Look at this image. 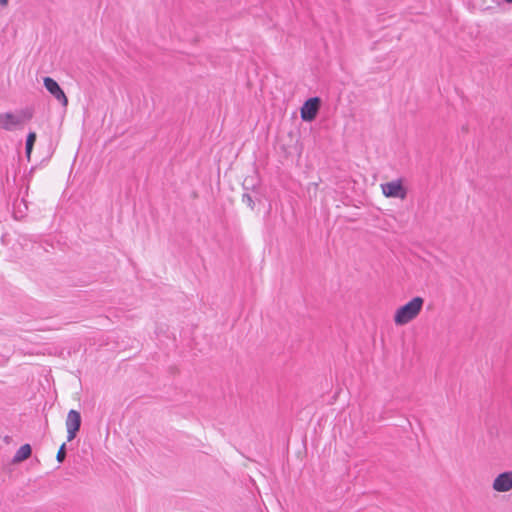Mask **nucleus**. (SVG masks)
Segmentation results:
<instances>
[{
	"label": "nucleus",
	"instance_id": "f257e3e1",
	"mask_svg": "<svg viewBox=\"0 0 512 512\" xmlns=\"http://www.w3.org/2000/svg\"><path fill=\"white\" fill-rule=\"evenodd\" d=\"M424 304V299L420 296L412 298L406 304L400 306L394 315V322L396 325L402 326L413 319H415L421 312Z\"/></svg>",
	"mask_w": 512,
	"mask_h": 512
},
{
	"label": "nucleus",
	"instance_id": "f03ea898",
	"mask_svg": "<svg viewBox=\"0 0 512 512\" xmlns=\"http://www.w3.org/2000/svg\"><path fill=\"white\" fill-rule=\"evenodd\" d=\"M321 100L319 97H311L307 99L300 109L301 119L306 122L313 121L320 109Z\"/></svg>",
	"mask_w": 512,
	"mask_h": 512
},
{
	"label": "nucleus",
	"instance_id": "7ed1b4c3",
	"mask_svg": "<svg viewBox=\"0 0 512 512\" xmlns=\"http://www.w3.org/2000/svg\"><path fill=\"white\" fill-rule=\"evenodd\" d=\"M43 84L46 90L63 106L68 105V98L58 82L51 77H44Z\"/></svg>",
	"mask_w": 512,
	"mask_h": 512
},
{
	"label": "nucleus",
	"instance_id": "20e7f679",
	"mask_svg": "<svg viewBox=\"0 0 512 512\" xmlns=\"http://www.w3.org/2000/svg\"><path fill=\"white\" fill-rule=\"evenodd\" d=\"M66 427L68 434L67 440H74L81 427V415L78 411L72 409L68 412L66 419Z\"/></svg>",
	"mask_w": 512,
	"mask_h": 512
},
{
	"label": "nucleus",
	"instance_id": "39448f33",
	"mask_svg": "<svg viewBox=\"0 0 512 512\" xmlns=\"http://www.w3.org/2000/svg\"><path fill=\"white\" fill-rule=\"evenodd\" d=\"M382 191L386 197L404 199L406 197V189L403 187L401 180L387 182L382 184Z\"/></svg>",
	"mask_w": 512,
	"mask_h": 512
},
{
	"label": "nucleus",
	"instance_id": "423d86ee",
	"mask_svg": "<svg viewBox=\"0 0 512 512\" xmlns=\"http://www.w3.org/2000/svg\"><path fill=\"white\" fill-rule=\"evenodd\" d=\"M492 488L494 491L501 493L512 490V471L498 474L493 480Z\"/></svg>",
	"mask_w": 512,
	"mask_h": 512
},
{
	"label": "nucleus",
	"instance_id": "0eeeda50",
	"mask_svg": "<svg viewBox=\"0 0 512 512\" xmlns=\"http://www.w3.org/2000/svg\"><path fill=\"white\" fill-rule=\"evenodd\" d=\"M21 124V117L12 112H5L0 114V128H3L6 131H12L16 126Z\"/></svg>",
	"mask_w": 512,
	"mask_h": 512
},
{
	"label": "nucleus",
	"instance_id": "6e6552de",
	"mask_svg": "<svg viewBox=\"0 0 512 512\" xmlns=\"http://www.w3.org/2000/svg\"><path fill=\"white\" fill-rule=\"evenodd\" d=\"M32 454V448L30 444H24L22 445L15 453V455L12 458V463L17 464L25 461L28 459Z\"/></svg>",
	"mask_w": 512,
	"mask_h": 512
},
{
	"label": "nucleus",
	"instance_id": "1a4fd4ad",
	"mask_svg": "<svg viewBox=\"0 0 512 512\" xmlns=\"http://www.w3.org/2000/svg\"><path fill=\"white\" fill-rule=\"evenodd\" d=\"M36 133L35 132H29L26 137V143H25V153L28 158H30L31 152L33 150V146L36 141Z\"/></svg>",
	"mask_w": 512,
	"mask_h": 512
},
{
	"label": "nucleus",
	"instance_id": "9d476101",
	"mask_svg": "<svg viewBox=\"0 0 512 512\" xmlns=\"http://www.w3.org/2000/svg\"><path fill=\"white\" fill-rule=\"evenodd\" d=\"M17 116L21 117L23 124L25 121H29L33 117V112L31 109L26 108L21 110L20 113L17 114Z\"/></svg>",
	"mask_w": 512,
	"mask_h": 512
},
{
	"label": "nucleus",
	"instance_id": "9b49d317",
	"mask_svg": "<svg viewBox=\"0 0 512 512\" xmlns=\"http://www.w3.org/2000/svg\"><path fill=\"white\" fill-rule=\"evenodd\" d=\"M66 458V443H63L58 452H57V455H56V460L59 462V463H63L64 460Z\"/></svg>",
	"mask_w": 512,
	"mask_h": 512
},
{
	"label": "nucleus",
	"instance_id": "f8f14e48",
	"mask_svg": "<svg viewBox=\"0 0 512 512\" xmlns=\"http://www.w3.org/2000/svg\"><path fill=\"white\" fill-rule=\"evenodd\" d=\"M242 202L247 204V206H249L251 209H254L255 203H254V200H253V198H252V196L250 194H248V193L243 194Z\"/></svg>",
	"mask_w": 512,
	"mask_h": 512
},
{
	"label": "nucleus",
	"instance_id": "ddd939ff",
	"mask_svg": "<svg viewBox=\"0 0 512 512\" xmlns=\"http://www.w3.org/2000/svg\"><path fill=\"white\" fill-rule=\"evenodd\" d=\"M8 3V0H0L1 5H6Z\"/></svg>",
	"mask_w": 512,
	"mask_h": 512
},
{
	"label": "nucleus",
	"instance_id": "4468645a",
	"mask_svg": "<svg viewBox=\"0 0 512 512\" xmlns=\"http://www.w3.org/2000/svg\"><path fill=\"white\" fill-rule=\"evenodd\" d=\"M507 3H512V0H505Z\"/></svg>",
	"mask_w": 512,
	"mask_h": 512
}]
</instances>
